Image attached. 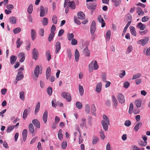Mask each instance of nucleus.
<instances>
[{"instance_id":"nucleus-20","label":"nucleus","mask_w":150,"mask_h":150,"mask_svg":"<svg viewBox=\"0 0 150 150\" xmlns=\"http://www.w3.org/2000/svg\"><path fill=\"white\" fill-rule=\"evenodd\" d=\"M51 69L50 67L47 68L46 71V77L47 79H48L51 75Z\"/></svg>"},{"instance_id":"nucleus-12","label":"nucleus","mask_w":150,"mask_h":150,"mask_svg":"<svg viewBox=\"0 0 150 150\" xmlns=\"http://www.w3.org/2000/svg\"><path fill=\"white\" fill-rule=\"evenodd\" d=\"M98 19L99 22L101 23L102 24V27H103L105 26V21L102 16L100 15H99L98 17Z\"/></svg>"},{"instance_id":"nucleus-53","label":"nucleus","mask_w":150,"mask_h":150,"mask_svg":"<svg viewBox=\"0 0 150 150\" xmlns=\"http://www.w3.org/2000/svg\"><path fill=\"white\" fill-rule=\"evenodd\" d=\"M133 49L131 45H129L127 48L126 52L127 54H128L131 52Z\"/></svg>"},{"instance_id":"nucleus-36","label":"nucleus","mask_w":150,"mask_h":150,"mask_svg":"<svg viewBox=\"0 0 150 150\" xmlns=\"http://www.w3.org/2000/svg\"><path fill=\"white\" fill-rule=\"evenodd\" d=\"M23 43L22 41L20 40V38H18L16 42V45L17 48H19Z\"/></svg>"},{"instance_id":"nucleus-63","label":"nucleus","mask_w":150,"mask_h":150,"mask_svg":"<svg viewBox=\"0 0 150 150\" xmlns=\"http://www.w3.org/2000/svg\"><path fill=\"white\" fill-rule=\"evenodd\" d=\"M56 30V27L54 25H53L52 26L51 29V33L54 34V32Z\"/></svg>"},{"instance_id":"nucleus-3","label":"nucleus","mask_w":150,"mask_h":150,"mask_svg":"<svg viewBox=\"0 0 150 150\" xmlns=\"http://www.w3.org/2000/svg\"><path fill=\"white\" fill-rule=\"evenodd\" d=\"M149 39L148 37L145 38L144 39L138 40L137 43L139 45H141L142 46L145 45L148 42Z\"/></svg>"},{"instance_id":"nucleus-24","label":"nucleus","mask_w":150,"mask_h":150,"mask_svg":"<svg viewBox=\"0 0 150 150\" xmlns=\"http://www.w3.org/2000/svg\"><path fill=\"white\" fill-rule=\"evenodd\" d=\"M68 5L72 9H74L76 8L75 3L74 1L69 2Z\"/></svg>"},{"instance_id":"nucleus-56","label":"nucleus","mask_w":150,"mask_h":150,"mask_svg":"<svg viewBox=\"0 0 150 150\" xmlns=\"http://www.w3.org/2000/svg\"><path fill=\"white\" fill-rule=\"evenodd\" d=\"M76 105L77 108L79 109H80L82 108V104L80 102H76Z\"/></svg>"},{"instance_id":"nucleus-4","label":"nucleus","mask_w":150,"mask_h":150,"mask_svg":"<svg viewBox=\"0 0 150 150\" xmlns=\"http://www.w3.org/2000/svg\"><path fill=\"white\" fill-rule=\"evenodd\" d=\"M87 7L90 9L95 10L96 9L97 3L96 1L91 2L88 4H86Z\"/></svg>"},{"instance_id":"nucleus-57","label":"nucleus","mask_w":150,"mask_h":150,"mask_svg":"<svg viewBox=\"0 0 150 150\" xmlns=\"http://www.w3.org/2000/svg\"><path fill=\"white\" fill-rule=\"evenodd\" d=\"M94 63H93V69L95 70L97 69L98 67V65L97 64V62L95 60L93 61Z\"/></svg>"},{"instance_id":"nucleus-61","label":"nucleus","mask_w":150,"mask_h":150,"mask_svg":"<svg viewBox=\"0 0 150 150\" xmlns=\"http://www.w3.org/2000/svg\"><path fill=\"white\" fill-rule=\"evenodd\" d=\"M149 19V17L147 16H146L142 18V22H146L148 21Z\"/></svg>"},{"instance_id":"nucleus-17","label":"nucleus","mask_w":150,"mask_h":150,"mask_svg":"<svg viewBox=\"0 0 150 150\" xmlns=\"http://www.w3.org/2000/svg\"><path fill=\"white\" fill-rule=\"evenodd\" d=\"M142 125V122H139L135 126L134 128V130L135 131H137Z\"/></svg>"},{"instance_id":"nucleus-59","label":"nucleus","mask_w":150,"mask_h":150,"mask_svg":"<svg viewBox=\"0 0 150 150\" xmlns=\"http://www.w3.org/2000/svg\"><path fill=\"white\" fill-rule=\"evenodd\" d=\"M67 53L68 57L70 59L72 56L71 51L70 49H67Z\"/></svg>"},{"instance_id":"nucleus-30","label":"nucleus","mask_w":150,"mask_h":150,"mask_svg":"<svg viewBox=\"0 0 150 150\" xmlns=\"http://www.w3.org/2000/svg\"><path fill=\"white\" fill-rule=\"evenodd\" d=\"M83 52L86 56H89L90 55V51L87 47H85L83 50Z\"/></svg>"},{"instance_id":"nucleus-25","label":"nucleus","mask_w":150,"mask_h":150,"mask_svg":"<svg viewBox=\"0 0 150 150\" xmlns=\"http://www.w3.org/2000/svg\"><path fill=\"white\" fill-rule=\"evenodd\" d=\"M17 58L15 56L12 55L11 56L10 60V63L11 64H13L16 60Z\"/></svg>"},{"instance_id":"nucleus-16","label":"nucleus","mask_w":150,"mask_h":150,"mask_svg":"<svg viewBox=\"0 0 150 150\" xmlns=\"http://www.w3.org/2000/svg\"><path fill=\"white\" fill-rule=\"evenodd\" d=\"M96 108L95 105L94 104H92L91 106V112L92 114L93 115L96 116Z\"/></svg>"},{"instance_id":"nucleus-15","label":"nucleus","mask_w":150,"mask_h":150,"mask_svg":"<svg viewBox=\"0 0 150 150\" xmlns=\"http://www.w3.org/2000/svg\"><path fill=\"white\" fill-rule=\"evenodd\" d=\"M27 130L26 129H24L22 132L23 139L24 142H25L26 140L27 136Z\"/></svg>"},{"instance_id":"nucleus-42","label":"nucleus","mask_w":150,"mask_h":150,"mask_svg":"<svg viewBox=\"0 0 150 150\" xmlns=\"http://www.w3.org/2000/svg\"><path fill=\"white\" fill-rule=\"evenodd\" d=\"M52 21L53 23L54 24H56L57 22V18L56 16L53 15L52 18Z\"/></svg>"},{"instance_id":"nucleus-26","label":"nucleus","mask_w":150,"mask_h":150,"mask_svg":"<svg viewBox=\"0 0 150 150\" xmlns=\"http://www.w3.org/2000/svg\"><path fill=\"white\" fill-rule=\"evenodd\" d=\"M9 19L10 23L12 24H14L16 22V18L14 16L11 17Z\"/></svg>"},{"instance_id":"nucleus-35","label":"nucleus","mask_w":150,"mask_h":150,"mask_svg":"<svg viewBox=\"0 0 150 150\" xmlns=\"http://www.w3.org/2000/svg\"><path fill=\"white\" fill-rule=\"evenodd\" d=\"M43 25H46L48 23V20L47 18H44L41 21Z\"/></svg>"},{"instance_id":"nucleus-34","label":"nucleus","mask_w":150,"mask_h":150,"mask_svg":"<svg viewBox=\"0 0 150 150\" xmlns=\"http://www.w3.org/2000/svg\"><path fill=\"white\" fill-rule=\"evenodd\" d=\"M103 120H102V121H104L105 122L108 123V125H110V121L109 119L108 116L105 115H103Z\"/></svg>"},{"instance_id":"nucleus-11","label":"nucleus","mask_w":150,"mask_h":150,"mask_svg":"<svg viewBox=\"0 0 150 150\" xmlns=\"http://www.w3.org/2000/svg\"><path fill=\"white\" fill-rule=\"evenodd\" d=\"M48 117V112L47 110H46L44 112L43 116L42 119L43 122L45 124L47 122Z\"/></svg>"},{"instance_id":"nucleus-5","label":"nucleus","mask_w":150,"mask_h":150,"mask_svg":"<svg viewBox=\"0 0 150 150\" xmlns=\"http://www.w3.org/2000/svg\"><path fill=\"white\" fill-rule=\"evenodd\" d=\"M117 98L119 102L122 104L124 103L125 102V97L121 93H118L117 96Z\"/></svg>"},{"instance_id":"nucleus-27","label":"nucleus","mask_w":150,"mask_h":150,"mask_svg":"<svg viewBox=\"0 0 150 150\" xmlns=\"http://www.w3.org/2000/svg\"><path fill=\"white\" fill-rule=\"evenodd\" d=\"M134 103L137 108H140L141 105L142 100L141 99L136 100L134 102Z\"/></svg>"},{"instance_id":"nucleus-47","label":"nucleus","mask_w":150,"mask_h":150,"mask_svg":"<svg viewBox=\"0 0 150 150\" xmlns=\"http://www.w3.org/2000/svg\"><path fill=\"white\" fill-rule=\"evenodd\" d=\"M20 98L22 100H24L25 99L24 92L23 91L19 93Z\"/></svg>"},{"instance_id":"nucleus-10","label":"nucleus","mask_w":150,"mask_h":150,"mask_svg":"<svg viewBox=\"0 0 150 150\" xmlns=\"http://www.w3.org/2000/svg\"><path fill=\"white\" fill-rule=\"evenodd\" d=\"M32 123L34 125L38 128L40 127V122L37 119H33L32 121Z\"/></svg>"},{"instance_id":"nucleus-46","label":"nucleus","mask_w":150,"mask_h":150,"mask_svg":"<svg viewBox=\"0 0 150 150\" xmlns=\"http://www.w3.org/2000/svg\"><path fill=\"white\" fill-rule=\"evenodd\" d=\"M67 143L65 140H64L62 144V147L63 149H65L67 146Z\"/></svg>"},{"instance_id":"nucleus-49","label":"nucleus","mask_w":150,"mask_h":150,"mask_svg":"<svg viewBox=\"0 0 150 150\" xmlns=\"http://www.w3.org/2000/svg\"><path fill=\"white\" fill-rule=\"evenodd\" d=\"M112 99L114 106L116 107L117 105V101L114 95L112 96Z\"/></svg>"},{"instance_id":"nucleus-40","label":"nucleus","mask_w":150,"mask_h":150,"mask_svg":"<svg viewBox=\"0 0 150 150\" xmlns=\"http://www.w3.org/2000/svg\"><path fill=\"white\" fill-rule=\"evenodd\" d=\"M86 119L85 118H83L81 119V123L80 124V127H83L86 125Z\"/></svg>"},{"instance_id":"nucleus-43","label":"nucleus","mask_w":150,"mask_h":150,"mask_svg":"<svg viewBox=\"0 0 150 150\" xmlns=\"http://www.w3.org/2000/svg\"><path fill=\"white\" fill-rule=\"evenodd\" d=\"M133 105L132 103L130 104L129 106V114H131L132 112V111L133 110Z\"/></svg>"},{"instance_id":"nucleus-21","label":"nucleus","mask_w":150,"mask_h":150,"mask_svg":"<svg viewBox=\"0 0 150 150\" xmlns=\"http://www.w3.org/2000/svg\"><path fill=\"white\" fill-rule=\"evenodd\" d=\"M29 131L30 133L33 134L34 132V128L32 124L30 123L28 126Z\"/></svg>"},{"instance_id":"nucleus-44","label":"nucleus","mask_w":150,"mask_h":150,"mask_svg":"<svg viewBox=\"0 0 150 150\" xmlns=\"http://www.w3.org/2000/svg\"><path fill=\"white\" fill-rule=\"evenodd\" d=\"M74 35L73 33H68L67 35V37L69 41L71 40L74 38Z\"/></svg>"},{"instance_id":"nucleus-55","label":"nucleus","mask_w":150,"mask_h":150,"mask_svg":"<svg viewBox=\"0 0 150 150\" xmlns=\"http://www.w3.org/2000/svg\"><path fill=\"white\" fill-rule=\"evenodd\" d=\"M21 30V28L19 27H18L14 29L13 30V32L15 34H16L19 33Z\"/></svg>"},{"instance_id":"nucleus-33","label":"nucleus","mask_w":150,"mask_h":150,"mask_svg":"<svg viewBox=\"0 0 150 150\" xmlns=\"http://www.w3.org/2000/svg\"><path fill=\"white\" fill-rule=\"evenodd\" d=\"M45 15V10L44 7L41 6L40 8V16L43 17Z\"/></svg>"},{"instance_id":"nucleus-28","label":"nucleus","mask_w":150,"mask_h":150,"mask_svg":"<svg viewBox=\"0 0 150 150\" xmlns=\"http://www.w3.org/2000/svg\"><path fill=\"white\" fill-rule=\"evenodd\" d=\"M130 30L132 34L134 36H136L137 33L135 31V29L134 27L133 26H131L130 27Z\"/></svg>"},{"instance_id":"nucleus-45","label":"nucleus","mask_w":150,"mask_h":150,"mask_svg":"<svg viewBox=\"0 0 150 150\" xmlns=\"http://www.w3.org/2000/svg\"><path fill=\"white\" fill-rule=\"evenodd\" d=\"M141 74L140 73H137L134 75L132 77V80H134L136 79L141 76Z\"/></svg>"},{"instance_id":"nucleus-54","label":"nucleus","mask_w":150,"mask_h":150,"mask_svg":"<svg viewBox=\"0 0 150 150\" xmlns=\"http://www.w3.org/2000/svg\"><path fill=\"white\" fill-rule=\"evenodd\" d=\"M27 112V109H25L24 111L23 115V117L24 119H25L27 117L28 115Z\"/></svg>"},{"instance_id":"nucleus-6","label":"nucleus","mask_w":150,"mask_h":150,"mask_svg":"<svg viewBox=\"0 0 150 150\" xmlns=\"http://www.w3.org/2000/svg\"><path fill=\"white\" fill-rule=\"evenodd\" d=\"M42 71L41 70H40V68L38 65L36 66L34 70V73L35 76L37 77L39 76V74H41Z\"/></svg>"},{"instance_id":"nucleus-31","label":"nucleus","mask_w":150,"mask_h":150,"mask_svg":"<svg viewBox=\"0 0 150 150\" xmlns=\"http://www.w3.org/2000/svg\"><path fill=\"white\" fill-rule=\"evenodd\" d=\"M40 107V103L39 102H38L37 103V104L36 106V107H35V112H34V113L35 115H37V113H38V112L39 110Z\"/></svg>"},{"instance_id":"nucleus-13","label":"nucleus","mask_w":150,"mask_h":150,"mask_svg":"<svg viewBox=\"0 0 150 150\" xmlns=\"http://www.w3.org/2000/svg\"><path fill=\"white\" fill-rule=\"evenodd\" d=\"M102 83L100 82L97 83L96 88V91L98 93H100L102 89Z\"/></svg>"},{"instance_id":"nucleus-8","label":"nucleus","mask_w":150,"mask_h":150,"mask_svg":"<svg viewBox=\"0 0 150 150\" xmlns=\"http://www.w3.org/2000/svg\"><path fill=\"white\" fill-rule=\"evenodd\" d=\"M55 47V53L56 54H58L60 51L61 49V43L59 42L58 41L56 42Z\"/></svg>"},{"instance_id":"nucleus-19","label":"nucleus","mask_w":150,"mask_h":150,"mask_svg":"<svg viewBox=\"0 0 150 150\" xmlns=\"http://www.w3.org/2000/svg\"><path fill=\"white\" fill-rule=\"evenodd\" d=\"M111 1L114 4L115 7H117L120 6L122 0H111Z\"/></svg>"},{"instance_id":"nucleus-38","label":"nucleus","mask_w":150,"mask_h":150,"mask_svg":"<svg viewBox=\"0 0 150 150\" xmlns=\"http://www.w3.org/2000/svg\"><path fill=\"white\" fill-rule=\"evenodd\" d=\"M99 140V138L98 137H93V139L92 141V144H95L98 142Z\"/></svg>"},{"instance_id":"nucleus-37","label":"nucleus","mask_w":150,"mask_h":150,"mask_svg":"<svg viewBox=\"0 0 150 150\" xmlns=\"http://www.w3.org/2000/svg\"><path fill=\"white\" fill-rule=\"evenodd\" d=\"M79 91L80 95L82 96L83 94L84 90L83 86L80 85H79Z\"/></svg>"},{"instance_id":"nucleus-62","label":"nucleus","mask_w":150,"mask_h":150,"mask_svg":"<svg viewBox=\"0 0 150 150\" xmlns=\"http://www.w3.org/2000/svg\"><path fill=\"white\" fill-rule=\"evenodd\" d=\"M56 103V100L55 99H54L52 101V106L56 108L57 106Z\"/></svg>"},{"instance_id":"nucleus-52","label":"nucleus","mask_w":150,"mask_h":150,"mask_svg":"<svg viewBox=\"0 0 150 150\" xmlns=\"http://www.w3.org/2000/svg\"><path fill=\"white\" fill-rule=\"evenodd\" d=\"M47 91L48 94L50 96H51L52 94V88L51 87H49L47 89Z\"/></svg>"},{"instance_id":"nucleus-23","label":"nucleus","mask_w":150,"mask_h":150,"mask_svg":"<svg viewBox=\"0 0 150 150\" xmlns=\"http://www.w3.org/2000/svg\"><path fill=\"white\" fill-rule=\"evenodd\" d=\"M77 16L78 17V18L80 19L83 20L85 18V15L83 13L81 12H79L77 14Z\"/></svg>"},{"instance_id":"nucleus-58","label":"nucleus","mask_w":150,"mask_h":150,"mask_svg":"<svg viewBox=\"0 0 150 150\" xmlns=\"http://www.w3.org/2000/svg\"><path fill=\"white\" fill-rule=\"evenodd\" d=\"M54 36V34H53L52 33H51L48 38V40L50 42L52 40V39L53 38Z\"/></svg>"},{"instance_id":"nucleus-32","label":"nucleus","mask_w":150,"mask_h":150,"mask_svg":"<svg viewBox=\"0 0 150 150\" xmlns=\"http://www.w3.org/2000/svg\"><path fill=\"white\" fill-rule=\"evenodd\" d=\"M136 10L137 12L138 13V14L139 16L143 15L144 14L143 11L140 7H137L136 8Z\"/></svg>"},{"instance_id":"nucleus-60","label":"nucleus","mask_w":150,"mask_h":150,"mask_svg":"<svg viewBox=\"0 0 150 150\" xmlns=\"http://www.w3.org/2000/svg\"><path fill=\"white\" fill-rule=\"evenodd\" d=\"M101 77L103 81H106V75L105 73H103L101 74Z\"/></svg>"},{"instance_id":"nucleus-41","label":"nucleus","mask_w":150,"mask_h":150,"mask_svg":"<svg viewBox=\"0 0 150 150\" xmlns=\"http://www.w3.org/2000/svg\"><path fill=\"white\" fill-rule=\"evenodd\" d=\"M111 36V31L110 30L107 31L106 33V38L108 41H109L110 39Z\"/></svg>"},{"instance_id":"nucleus-22","label":"nucleus","mask_w":150,"mask_h":150,"mask_svg":"<svg viewBox=\"0 0 150 150\" xmlns=\"http://www.w3.org/2000/svg\"><path fill=\"white\" fill-rule=\"evenodd\" d=\"M101 124L103 127V129L105 131H107L108 129V123L105 122L104 121H101Z\"/></svg>"},{"instance_id":"nucleus-51","label":"nucleus","mask_w":150,"mask_h":150,"mask_svg":"<svg viewBox=\"0 0 150 150\" xmlns=\"http://www.w3.org/2000/svg\"><path fill=\"white\" fill-rule=\"evenodd\" d=\"M14 128V126L13 125L9 126L7 127V129L6 130V132L8 133L11 131Z\"/></svg>"},{"instance_id":"nucleus-29","label":"nucleus","mask_w":150,"mask_h":150,"mask_svg":"<svg viewBox=\"0 0 150 150\" xmlns=\"http://www.w3.org/2000/svg\"><path fill=\"white\" fill-rule=\"evenodd\" d=\"M75 60L77 62L79 59V52L77 49H76L75 51Z\"/></svg>"},{"instance_id":"nucleus-50","label":"nucleus","mask_w":150,"mask_h":150,"mask_svg":"<svg viewBox=\"0 0 150 150\" xmlns=\"http://www.w3.org/2000/svg\"><path fill=\"white\" fill-rule=\"evenodd\" d=\"M46 56L47 58V60L48 61H50L51 59V55L49 51L48 50L46 52Z\"/></svg>"},{"instance_id":"nucleus-64","label":"nucleus","mask_w":150,"mask_h":150,"mask_svg":"<svg viewBox=\"0 0 150 150\" xmlns=\"http://www.w3.org/2000/svg\"><path fill=\"white\" fill-rule=\"evenodd\" d=\"M93 61H92L89 65V70L91 72L93 70Z\"/></svg>"},{"instance_id":"nucleus-9","label":"nucleus","mask_w":150,"mask_h":150,"mask_svg":"<svg viewBox=\"0 0 150 150\" xmlns=\"http://www.w3.org/2000/svg\"><path fill=\"white\" fill-rule=\"evenodd\" d=\"M24 77V75L22 71L19 72L16 77V80L19 81L22 80Z\"/></svg>"},{"instance_id":"nucleus-14","label":"nucleus","mask_w":150,"mask_h":150,"mask_svg":"<svg viewBox=\"0 0 150 150\" xmlns=\"http://www.w3.org/2000/svg\"><path fill=\"white\" fill-rule=\"evenodd\" d=\"M137 27L139 28L141 30H143L146 28V25H144L141 22H139L137 25Z\"/></svg>"},{"instance_id":"nucleus-7","label":"nucleus","mask_w":150,"mask_h":150,"mask_svg":"<svg viewBox=\"0 0 150 150\" xmlns=\"http://www.w3.org/2000/svg\"><path fill=\"white\" fill-rule=\"evenodd\" d=\"M96 23L93 21L91 23L90 27V31L91 34L93 35L96 30Z\"/></svg>"},{"instance_id":"nucleus-1","label":"nucleus","mask_w":150,"mask_h":150,"mask_svg":"<svg viewBox=\"0 0 150 150\" xmlns=\"http://www.w3.org/2000/svg\"><path fill=\"white\" fill-rule=\"evenodd\" d=\"M61 96L63 98L66 99L68 102L71 101V97L69 93L63 92L61 94Z\"/></svg>"},{"instance_id":"nucleus-18","label":"nucleus","mask_w":150,"mask_h":150,"mask_svg":"<svg viewBox=\"0 0 150 150\" xmlns=\"http://www.w3.org/2000/svg\"><path fill=\"white\" fill-rule=\"evenodd\" d=\"M31 37L33 40H34L36 37V33L35 30L33 29L31 30Z\"/></svg>"},{"instance_id":"nucleus-39","label":"nucleus","mask_w":150,"mask_h":150,"mask_svg":"<svg viewBox=\"0 0 150 150\" xmlns=\"http://www.w3.org/2000/svg\"><path fill=\"white\" fill-rule=\"evenodd\" d=\"M33 6L31 4H30L27 9V12L29 14H31L33 11Z\"/></svg>"},{"instance_id":"nucleus-2","label":"nucleus","mask_w":150,"mask_h":150,"mask_svg":"<svg viewBox=\"0 0 150 150\" xmlns=\"http://www.w3.org/2000/svg\"><path fill=\"white\" fill-rule=\"evenodd\" d=\"M32 58L37 60L39 57V53L38 50L36 48H34L32 51Z\"/></svg>"},{"instance_id":"nucleus-48","label":"nucleus","mask_w":150,"mask_h":150,"mask_svg":"<svg viewBox=\"0 0 150 150\" xmlns=\"http://www.w3.org/2000/svg\"><path fill=\"white\" fill-rule=\"evenodd\" d=\"M85 111L87 113H89L90 112V106L89 104H86L85 105Z\"/></svg>"}]
</instances>
